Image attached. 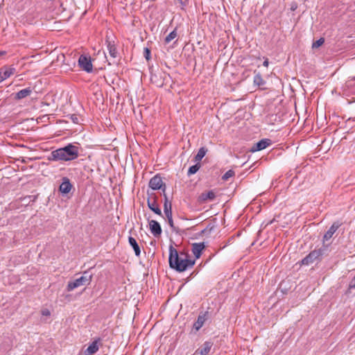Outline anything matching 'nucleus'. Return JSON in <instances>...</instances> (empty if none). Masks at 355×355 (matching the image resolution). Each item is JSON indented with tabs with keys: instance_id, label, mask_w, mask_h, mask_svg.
Returning <instances> with one entry per match:
<instances>
[{
	"instance_id": "a878e982",
	"label": "nucleus",
	"mask_w": 355,
	"mask_h": 355,
	"mask_svg": "<svg viewBox=\"0 0 355 355\" xmlns=\"http://www.w3.org/2000/svg\"><path fill=\"white\" fill-rule=\"evenodd\" d=\"M315 260L313 259V258L311 256V254H309L302 260V264L309 265L310 263H312Z\"/></svg>"
},
{
	"instance_id": "393cba45",
	"label": "nucleus",
	"mask_w": 355,
	"mask_h": 355,
	"mask_svg": "<svg viewBox=\"0 0 355 355\" xmlns=\"http://www.w3.org/2000/svg\"><path fill=\"white\" fill-rule=\"evenodd\" d=\"M199 168H200V165L198 164H196L195 165L190 166L188 170L187 175L189 176H190L193 174H195L196 173H197V171L199 170Z\"/></svg>"
},
{
	"instance_id": "b1692460",
	"label": "nucleus",
	"mask_w": 355,
	"mask_h": 355,
	"mask_svg": "<svg viewBox=\"0 0 355 355\" xmlns=\"http://www.w3.org/2000/svg\"><path fill=\"white\" fill-rule=\"evenodd\" d=\"M322 254H323L322 249L313 250L309 253V254H311V256L313 258L314 260H316L317 259H318L320 257H321L322 255Z\"/></svg>"
},
{
	"instance_id": "1a4fd4ad",
	"label": "nucleus",
	"mask_w": 355,
	"mask_h": 355,
	"mask_svg": "<svg viewBox=\"0 0 355 355\" xmlns=\"http://www.w3.org/2000/svg\"><path fill=\"white\" fill-rule=\"evenodd\" d=\"M341 224L338 222L334 223L323 236V242L329 241L337 231Z\"/></svg>"
},
{
	"instance_id": "0eeeda50",
	"label": "nucleus",
	"mask_w": 355,
	"mask_h": 355,
	"mask_svg": "<svg viewBox=\"0 0 355 355\" xmlns=\"http://www.w3.org/2000/svg\"><path fill=\"white\" fill-rule=\"evenodd\" d=\"M15 71V69L11 67H4L0 69V80L3 82L8 78Z\"/></svg>"
},
{
	"instance_id": "7ed1b4c3",
	"label": "nucleus",
	"mask_w": 355,
	"mask_h": 355,
	"mask_svg": "<svg viewBox=\"0 0 355 355\" xmlns=\"http://www.w3.org/2000/svg\"><path fill=\"white\" fill-rule=\"evenodd\" d=\"M92 275H89L87 272H85L83 275L80 277L77 278L74 281L69 282L67 284V290L71 291L79 286L88 285L92 281Z\"/></svg>"
},
{
	"instance_id": "5701e85b",
	"label": "nucleus",
	"mask_w": 355,
	"mask_h": 355,
	"mask_svg": "<svg viewBox=\"0 0 355 355\" xmlns=\"http://www.w3.org/2000/svg\"><path fill=\"white\" fill-rule=\"evenodd\" d=\"M178 36L176 30H173L172 32H171L165 38V43L168 44L170 42H171L173 40L176 38Z\"/></svg>"
},
{
	"instance_id": "4be33fe9",
	"label": "nucleus",
	"mask_w": 355,
	"mask_h": 355,
	"mask_svg": "<svg viewBox=\"0 0 355 355\" xmlns=\"http://www.w3.org/2000/svg\"><path fill=\"white\" fill-rule=\"evenodd\" d=\"M166 218L168 223L169 226L171 227V228L172 229V230L178 232V228L176 227L174 225L173 217H172V214L170 215L168 214V216H166Z\"/></svg>"
},
{
	"instance_id": "39448f33",
	"label": "nucleus",
	"mask_w": 355,
	"mask_h": 355,
	"mask_svg": "<svg viewBox=\"0 0 355 355\" xmlns=\"http://www.w3.org/2000/svg\"><path fill=\"white\" fill-rule=\"evenodd\" d=\"M213 347V343L205 341L198 349H197L193 355H208Z\"/></svg>"
},
{
	"instance_id": "ddd939ff",
	"label": "nucleus",
	"mask_w": 355,
	"mask_h": 355,
	"mask_svg": "<svg viewBox=\"0 0 355 355\" xmlns=\"http://www.w3.org/2000/svg\"><path fill=\"white\" fill-rule=\"evenodd\" d=\"M163 181L160 176L155 175L149 182V187L153 190H158L162 188Z\"/></svg>"
},
{
	"instance_id": "c85d7f7f",
	"label": "nucleus",
	"mask_w": 355,
	"mask_h": 355,
	"mask_svg": "<svg viewBox=\"0 0 355 355\" xmlns=\"http://www.w3.org/2000/svg\"><path fill=\"white\" fill-rule=\"evenodd\" d=\"M254 84H256L257 85H261L263 84V80L260 74H257L256 76H254Z\"/></svg>"
},
{
	"instance_id": "f8f14e48",
	"label": "nucleus",
	"mask_w": 355,
	"mask_h": 355,
	"mask_svg": "<svg viewBox=\"0 0 355 355\" xmlns=\"http://www.w3.org/2000/svg\"><path fill=\"white\" fill-rule=\"evenodd\" d=\"M33 93V89L31 87H26L19 90L17 93L14 94V99L19 101L25 98Z\"/></svg>"
},
{
	"instance_id": "dca6fc26",
	"label": "nucleus",
	"mask_w": 355,
	"mask_h": 355,
	"mask_svg": "<svg viewBox=\"0 0 355 355\" xmlns=\"http://www.w3.org/2000/svg\"><path fill=\"white\" fill-rule=\"evenodd\" d=\"M215 197V193L213 191H209L206 193H202L199 196V200L202 202H205L207 200H213Z\"/></svg>"
},
{
	"instance_id": "c9c22d12",
	"label": "nucleus",
	"mask_w": 355,
	"mask_h": 355,
	"mask_svg": "<svg viewBox=\"0 0 355 355\" xmlns=\"http://www.w3.org/2000/svg\"><path fill=\"white\" fill-rule=\"evenodd\" d=\"M71 119L74 123H78V117L76 116L72 115Z\"/></svg>"
},
{
	"instance_id": "58836bf2",
	"label": "nucleus",
	"mask_w": 355,
	"mask_h": 355,
	"mask_svg": "<svg viewBox=\"0 0 355 355\" xmlns=\"http://www.w3.org/2000/svg\"><path fill=\"white\" fill-rule=\"evenodd\" d=\"M1 83V81L0 80V83Z\"/></svg>"
},
{
	"instance_id": "20e7f679",
	"label": "nucleus",
	"mask_w": 355,
	"mask_h": 355,
	"mask_svg": "<svg viewBox=\"0 0 355 355\" xmlns=\"http://www.w3.org/2000/svg\"><path fill=\"white\" fill-rule=\"evenodd\" d=\"M78 62V66L82 70L87 73H92L93 71V64L89 55L85 54L80 55Z\"/></svg>"
},
{
	"instance_id": "9d476101",
	"label": "nucleus",
	"mask_w": 355,
	"mask_h": 355,
	"mask_svg": "<svg viewBox=\"0 0 355 355\" xmlns=\"http://www.w3.org/2000/svg\"><path fill=\"white\" fill-rule=\"evenodd\" d=\"M149 227L151 233L153 234L154 236L157 237L161 235L162 234V228L159 225V223L155 220H151L149 221Z\"/></svg>"
},
{
	"instance_id": "f704fd0d",
	"label": "nucleus",
	"mask_w": 355,
	"mask_h": 355,
	"mask_svg": "<svg viewBox=\"0 0 355 355\" xmlns=\"http://www.w3.org/2000/svg\"><path fill=\"white\" fill-rule=\"evenodd\" d=\"M349 287L351 288H355V277H354V279H352V281L351 282L350 284H349Z\"/></svg>"
},
{
	"instance_id": "e433bc0d",
	"label": "nucleus",
	"mask_w": 355,
	"mask_h": 355,
	"mask_svg": "<svg viewBox=\"0 0 355 355\" xmlns=\"http://www.w3.org/2000/svg\"><path fill=\"white\" fill-rule=\"evenodd\" d=\"M268 64H269V62L268 60L266 59V60H264L263 63V65L264 67H268Z\"/></svg>"
},
{
	"instance_id": "2eb2a0df",
	"label": "nucleus",
	"mask_w": 355,
	"mask_h": 355,
	"mask_svg": "<svg viewBox=\"0 0 355 355\" xmlns=\"http://www.w3.org/2000/svg\"><path fill=\"white\" fill-rule=\"evenodd\" d=\"M207 312L200 313L198 315L197 320L193 324V328L196 331H198L203 326L205 322L207 320Z\"/></svg>"
},
{
	"instance_id": "aec40b11",
	"label": "nucleus",
	"mask_w": 355,
	"mask_h": 355,
	"mask_svg": "<svg viewBox=\"0 0 355 355\" xmlns=\"http://www.w3.org/2000/svg\"><path fill=\"white\" fill-rule=\"evenodd\" d=\"M164 212L165 216H168V214H172V205L171 202L168 200L167 197L165 196V200L164 202Z\"/></svg>"
},
{
	"instance_id": "4c0bfd02",
	"label": "nucleus",
	"mask_w": 355,
	"mask_h": 355,
	"mask_svg": "<svg viewBox=\"0 0 355 355\" xmlns=\"http://www.w3.org/2000/svg\"><path fill=\"white\" fill-rule=\"evenodd\" d=\"M295 8H296V6H292V8H291V9H292V10H294Z\"/></svg>"
},
{
	"instance_id": "6ab92c4d",
	"label": "nucleus",
	"mask_w": 355,
	"mask_h": 355,
	"mask_svg": "<svg viewBox=\"0 0 355 355\" xmlns=\"http://www.w3.org/2000/svg\"><path fill=\"white\" fill-rule=\"evenodd\" d=\"M107 50L109 51L110 56L112 57L113 58H116L117 50H116L114 43L110 41H107Z\"/></svg>"
},
{
	"instance_id": "423d86ee",
	"label": "nucleus",
	"mask_w": 355,
	"mask_h": 355,
	"mask_svg": "<svg viewBox=\"0 0 355 355\" xmlns=\"http://www.w3.org/2000/svg\"><path fill=\"white\" fill-rule=\"evenodd\" d=\"M72 189V184L70 182V180L68 178L64 177L62 178V182L59 187V191L62 194H67L69 193Z\"/></svg>"
},
{
	"instance_id": "f257e3e1",
	"label": "nucleus",
	"mask_w": 355,
	"mask_h": 355,
	"mask_svg": "<svg viewBox=\"0 0 355 355\" xmlns=\"http://www.w3.org/2000/svg\"><path fill=\"white\" fill-rule=\"evenodd\" d=\"M168 263L171 268L178 272H184L192 268L195 264V261L188 259L187 255L184 253L179 254L173 245H170Z\"/></svg>"
},
{
	"instance_id": "f3484780",
	"label": "nucleus",
	"mask_w": 355,
	"mask_h": 355,
	"mask_svg": "<svg viewBox=\"0 0 355 355\" xmlns=\"http://www.w3.org/2000/svg\"><path fill=\"white\" fill-rule=\"evenodd\" d=\"M148 206L155 214L162 216V211L155 200H148Z\"/></svg>"
},
{
	"instance_id": "4468645a",
	"label": "nucleus",
	"mask_w": 355,
	"mask_h": 355,
	"mask_svg": "<svg viewBox=\"0 0 355 355\" xmlns=\"http://www.w3.org/2000/svg\"><path fill=\"white\" fill-rule=\"evenodd\" d=\"M99 339L94 340L85 350V355H92L95 354L99 349Z\"/></svg>"
},
{
	"instance_id": "bb28decb",
	"label": "nucleus",
	"mask_w": 355,
	"mask_h": 355,
	"mask_svg": "<svg viewBox=\"0 0 355 355\" xmlns=\"http://www.w3.org/2000/svg\"><path fill=\"white\" fill-rule=\"evenodd\" d=\"M315 260L313 259V258L311 256V254H309L302 260V264L309 265L310 263H312Z\"/></svg>"
},
{
	"instance_id": "c756f323",
	"label": "nucleus",
	"mask_w": 355,
	"mask_h": 355,
	"mask_svg": "<svg viewBox=\"0 0 355 355\" xmlns=\"http://www.w3.org/2000/svg\"><path fill=\"white\" fill-rule=\"evenodd\" d=\"M324 40L323 38H320L313 43V48H318L320 46L324 43Z\"/></svg>"
},
{
	"instance_id": "473e14b6",
	"label": "nucleus",
	"mask_w": 355,
	"mask_h": 355,
	"mask_svg": "<svg viewBox=\"0 0 355 355\" xmlns=\"http://www.w3.org/2000/svg\"><path fill=\"white\" fill-rule=\"evenodd\" d=\"M42 314L43 315H45V316H49V315H51V313H50L49 310H48V309H44V310H42Z\"/></svg>"
},
{
	"instance_id": "2f4dec72",
	"label": "nucleus",
	"mask_w": 355,
	"mask_h": 355,
	"mask_svg": "<svg viewBox=\"0 0 355 355\" xmlns=\"http://www.w3.org/2000/svg\"><path fill=\"white\" fill-rule=\"evenodd\" d=\"M180 3L182 5V9H184V8L187 5L188 0H178Z\"/></svg>"
},
{
	"instance_id": "cd10ccee",
	"label": "nucleus",
	"mask_w": 355,
	"mask_h": 355,
	"mask_svg": "<svg viewBox=\"0 0 355 355\" xmlns=\"http://www.w3.org/2000/svg\"><path fill=\"white\" fill-rule=\"evenodd\" d=\"M235 173L233 170H228L222 177V179L225 181L227 180L229 178L233 177Z\"/></svg>"
},
{
	"instance_id": "72a5a7b5",
	"label": "nucleus",
	"mask_w": 355,
	"mask_h": 355,
	"mask_svg": "<svg viewBox=\"0 0 355 355\" xmlns=\"http://www.w3.org/2000/svg\"><path fill=\"white\" fill-rule=\"evenodd\" d=\"M150 54V52L149 49L146 48L145 49V57L147 60H149Z\"/></svg>"
},
{
	"instance_id": "6e6552de",
	"label": "nucleus",
	"mask_w": 355,
	"mask_h": 355,
	"mask_svg": "<svg viewBox=\"0 0 355 355\" xmlns=\"http://www.w3.org/2000/svg\"><path fill=\"white\" fill-rule=\"evenodd\" d=\"M272 141L269 139H263L258 141L252 148V152L259 151L270 146Z\"/></svg>"
},
{
	"instance_id": "f03ea898",
	"label": "nucleus",
	"mask_w": 355,
	"mask_h": 355,
	"mask_svg": "<svg viewBox=\"0 0 355 355\" xmlns=\"http://www.w3.org/2000/svg\"><path fill=\"white\" fill-rule=\"evenodd\" d=\"M79 155L78 147L73 144L58 148L52 151L51 156L53 160L71 161L76 159Z\"/></svg>"
},
{
	"instance_id": "412c9836",
	"label": "nucleus",
	"mask_w": 355,
	"mask_h": 355,
	"mask_svg": "<svg viewBox=\"0 0 355 355\" xmlns=\"http://www.w3.org/2000/svg\"><path fill=\"white\" fill-rule=\"evenodd\" d=\"M207 150L202 147L198 150L197 155L195 157L196 161H200L206 155Z\"/></svg>"
},
{
	"instance_id": "7c9ffc66",
	"label": "nucleus",
	"mask_w": 355,
	"mask_h": 355,
	"mask_svg": "<svg viewBox=\"0 0 355 355\" xmlns=\"http://www.w3.org/2000/svg\"><path fill=\"white\" fill-rule=\"evenodd\" d=\"M347 86L348 87H354L355 86V78H352V79H350V80H348L347 81Z\"/></svg>"
},
{
	"instance_id": "9b49d317",
	"label": "nucleus",
	"mask_w": 355,
	"mask_h": 355,
	"mask_svg": "<svg viewBox=\"0 0 355 355\" xmlns=\"http://www.w3.org/2000/svg\"><path fill=\"white\" fill-rule=\"evenodd\" d=\"M205 245L202 243H194L191 245V250L196 259H199L205 249Z\"/></svg>"
},
{
	"instance_id": "a211bd4d",
	"label": "nucleus",
	"mask_w": 355,
	"mask_h": 355,
	"mask_svg": "<svg viewBox=\"0 0 355 355\" xmlns=\"http://www.w3.org/2000/svg\"><path fill=\"white\" fill-rule=\"evenodd\" d=\"M128 242L130 245L133 248L135 255L139 257L140 255L141 250L136 239L132 236H130L128 238Z\"/></svg>"
}]
</instances>
